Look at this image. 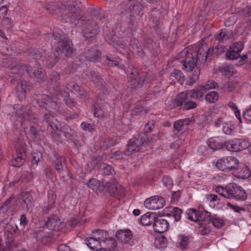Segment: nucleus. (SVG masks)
Here are the masks:
<instances>
[{"mask_svg": "<svg viewBox=\"0 0 251 251\" xmlns=\"http://www.w3.org/2000/svg\"><path fill=\"white\" fill-rule=\"evenodd\" d=\"M188 219L193 222L210 220V213L206 211H198L195 209H190L187 213Z\"/></svg>", "mask_w": 251, "mask_h": 251, "instance_id": "10", "label": "nucleus"}, {"mask_svg": "<svg viewBox=\"0 0 251 251\" xmlns=\"http://www.w3.org/2000/svg\"><path fill=\"white\" fill-rule=\"evenodd\" d=\"M155 122L153 120H151L147 122L145 126V130L146 132H151L154 127Z\"/></svg>", "mask_w": 251, "mask_h": 251, "instance_id": "62", "label": "nucleus"}, {"mask_svg": "<svg viewBox=\"0 0 251 251\" xmlns=\"http://www.w3.org/2000/svg\"><path fill=\"white\" fill-rule=\"evenodd\" d=\"M234 126L229 121H226L223 126V131L226 135H231L234 132Z\"/></svg>", "mask_w": 251, "mask_h": 251, "instance_id": "38", "label": "nucleus"}, {"mask_svg": "<svg viewBox=\"0 0 251 251\" xmlns=\"http://www.w3.org/2000/svg\"><path fill=\"white\" fill-rule=\"evenodd\" d=\"M51 37L52 38V44H58V50H57L55 52L51 53L48 58H46V57H43L42 55H38L37 53L35 56V58L36 60L42 59L43 64L49 68L52 67L57 62L59 55V50L64 53L65 56L68 57L71 56L74 50L72 42L68 38H63L60 33H58V35L53 33ZM36 51L39 54L45 53V51L43 50H37Z\"/></svg>", "mask_w": 251, "mask_h": 251, "instance_id": "2", "label": "nucleus"}, {"mask_svg": "<svg viewBox=\"0 0 251 251\" xmlns=\"http://www.w3.org/2000/svg\"><path fill=\"white\" fill-rule=\"evenodd\" d=\"M90 78L98 88L101 89L104 86V82L103 79L95 72L90 73Z\"/></svg>", "mask_w": 251, "mask_h": 251, "instance_id": "31", "label": "nucleus"}, {"mask_svg": "<svg viewBox=\"0 0 251 251\" xmlns=\"http://www.w3.org/2000/svg\"><path fill=\"white\" fill-rule=\"evenodd\" d=\"M25 132L27 133L28 137H30L32 139L36 138V136L39 132L38 130L33 126H31L29 128H26Z\"/></svg>", "mask_w": 251, "mask_h": 251, "instance_id": "47", "label": "nucleus"}, {"mask_svg": "<svg viewBox=\"0 0 251 251\" xmlns=\"http://www.w3.org/2000/svg\"><path fill=\"white\" fill-rule=\"evenodd\" d=\"M182 211L180 209L177 207H175L173 210V215L176 221H178L181 219V214Z\"/></svg>", "mask_w": 251, "mask_h": 251, "instance_id": "55", "label": "nucleus"}, {"mask_svg": "<svg viewBox=\"0 0 251 251\" xmlns=\"http://www.w3.org/2000/svg\"><path fill=\"white\" fill-rule=\"evenodd\" d=\"M236 87V84L233 81H228L224 84V88L228 91H233Z\"/></svg>", "mask_w": 251, "mask_h": 251, "instance_id": "59", "label": "nucleus"}, {"mask_svg": "<svg viewBox=\"0 0 251 251\" xmlns=\"http://www.w3.org/2000/svg\"><path fill=\"white\" fill-rule=\"evenodd\" d=\"M101 53L96 46L88 49L84 53L85 57L88 60L96 62L99 60Z\"/></svg>", "mask_w": 251, "mask_h": 251, "instance_id": "20", "label": "nucleus"}, {"mask_svg": "<svg viewBox=\"0 0 251 251\" xmlns=\"http://www.w3.org/2000/svg\"><path fill=\"white\" fill-rule=\"evenodd\" d=\"M148 112V110L144 107L137 106L133 110V114L142 115Z\"/></svg>", "mask_w": 251, "mask_h": 251, "instance_id": "54", "label": "nucleus"}, {"mask_svg": "<svg viewBox=\"0 0 251 251\" xmlns=\"http://www.w3.org/2000/svg\"><path fill=\"white\" fill-rule=\"evenodd\" d=\"M162 182L164 186L168 189H171L173 185V180L168 176H164L162 178Z\"/></svg>", "mask_w": 251, "mask_h": 251, "instance_id": "51", "label": "nucleus"}, {"mask_svg": "<svg viewBox=\"0 0 251 251\" xmlns=\"http://www.w3.org/2000/svg\"><path fill=\"white\" fill-rule=\"evenodd\" d=\"M238 141L240 151L245 150L247 148L249 149L250 145H249V143L247 141L238 139Z\"/></svg>", "mask_w": 251, "mask_h": 251, "instance_id": "61", "label": "nucleus"}, {"mask_svg": "<svg viewBox=\"0 0 251 251\" xmlns=\"http://www.w3.org/2000/svg\"><path fill=\"white\" fill-rule=\"evenodd\" d=\"M191 121L189 118L178 120L174 123V128L178 132L184 131L187 128Z\"/></svg>", "mask_w": 251, "mask_h": 251, "instance_id": "24", "label": "nucleus"}, {"mask_svg": "<svg viewBox=\"0 0 251 251\" xmlns=\"http://www.w3.org/2000/svg\"><path fill=\"white\" fill-rule=\"evenodd\" d=\"M238 143V139H234V140L225 142L224 145L229 151H240V148H239Z\"/></svg>", "mask_w": 251, "mask_h": 251, "instance_id": "34", "label": "nucleus"}, {"mask_svg": "<svg viewBox=\"0 0 251 251\" xmlns=\"http://www.w3.org/2000/svg\"><path fill=\"white\" fill-rule=\"evenodd\" d=\"M189 97H187L186 100L184 103L183 108L186 110L195 108L197 107V103L189 99Z\"/></svg>", "mask_w": 251, "mask_h": 251, "instance_id": "49", "label": "nucleus"}, {"mask_svg": "<svg viewBox=\"0 0 251 251\" xmlns=\"http://www.w3.org/2000/svg\"><path fill=\"white\" fill-rule=\"evenodd\" d=\"M141 146V141L136 139H131L127 145V150L126 151V153L127 155H129L133 152H138Z\"/></svg>", "mask_w": 251, "mask_h": 251, "instance_id": "23", "label": "nucleus"}, {"mask_svg": "<svg viewBox=\"0 0 251 251\" xmlns=\"http://www.w3.org/2000/svg\"><path fill=\"white\" fill-rule=\"evenodd\" d=\"M69 93L66 91L61 92L60 90L56 89L53 94V99L46 95H43L41 98L37 100V102L41 107L45 108H51L57 110L59 108L56 100H61V98L64 97V101L66 104L70 107H74L75 105V102L69 97Z\"/></svg>", "mask_w": 251, "mask_h": 251, "instance_id": "4", "label": "nucleus"}, {"mask_svg": "<svg viewBox=\"0 0 251 251\" xmlns=\"http://www.w3.org/2000/svg\"><path fill=\"white\" fill-rule=\"evenodd\" d=\"M64 159L63 157H61L57 159L56 162L55 163L54 166L56 171L60 173L63 171V166L62 164V160Z\"/></svg>", "mask_w": 251, "mask_h": 251, "instance_id": "56", "label": "nucleus"}, {"mask_svg": "<svg viewBox=\"0 0 251 251\" xmlns=\"http://www.w3.org/2000/svg\"><path fill=\"white\" fill-rule=\"evenodd\" d=\"M104 38L106 42L123 54L127 53L128 50L127 43L134 49L138 50L139 48L140 44L136 38H132L131 34L129 36L124 35L122 37L121 41L117 40V37L113 34L105 35Z\"/></svg>", "mask_w": 251, "mask_h": 251, "instance_id": "6", "label": "nucleus"}, {"mask_svg": "<svg viewBox=\"0 0 251 251\" xmlns=\"http://www.w3.org/2000/svg\"><path fill=\"white\" fill-rule=\"evenodd\" d=\"M13 109L16 110V115L18 117V120L21 124H22L24 120H26L28 118V114L25 112L24 108L21 107L19 104H15Z\"/></svg>", "mask_w": 251, "mask_h": 251, "instance_id": "28", "label": "nucleus"}, {"mask_svg": "<svg viewBox=\"0 0 251 251\" xmlns=\"http://www.w3.org/2000/svg\"><path fill=\"white\" fill-rule=\"evenodd\" d=\"M171 76L174 77L180 84H182L184 81V75L182 72L178 69H174Z\"/></svg>", "mask_w": 251, "mask_h": 251, "instance_id": "40", "label": "nucleus"}, {"mask_svg": "<svg viewBox=\"0 0 251 251\" xmlns=\"http://www.w3.org/2000/svg\"><path fill=\"white\" fill-rule=\"evenodd\" d=\"M90 78L98 88L101 89L104 86V82L103 79L95 72L90 73Z\"/></svg>", "mask_w": 251, "mask_h": 251, "instance_id": "33", "label": "nucleus"}, {"mask_svg": "<svg viewBox=\"0 0 251 251\" xmlns=\"http://www.w3.org/2000/svg\"><path fill=\"white\" fill-rule=\"evenodd\" d=\"M101 246L103 247L108 251H111L114 250L117 247V243L113 238L108 236L105 240L103 241Z\"/></svg>", "mask_w": 251, "mask_h": 251, "instance_id": "29", "label": "nucleus"}, {"mask_svg": "<svg viewBox=\"0 0 251 251\" xmlns=\"http://www.w3.org/2000/svg\"><path fill=\"white\" fill-rule=\"evenodd\" d=\"M188 97L195 99H200L202 98L205 92L201 86H198L196 89L190 90L187 91Z\"/></svg>", "mask_w": 251, "mask_h": 251, "instance_id": "27", "label": "nucleus"}, {"mask_svg": "<svg viewBox=\"0 0 251 251\" xmlns=\"http://www.w3.org/2000/svg\"><path fill=\"white\" fill-rule=\"evenodd\" d=\"M207 144L213 151L222 149L225 145L223 140L218 137L209 138L207 141Z\"/></svg>", "mask_w": 251, "mask_h": 251, "instance_id": "22", "label": "nucleus"}, {"mask_svg": "<svg viewBox=\"0 0 251 251\" xmlns=\"http://www.w3.org/2000/svg\"><path fill=\"white\" fill-rule=\"evenodd\" d=\"M143 3L137 0H128L117 7V12L123 15V18L127 19V23H129V27L133 26L132 19L140 15L143 8Z\"/></svg>", "mask_w": 251, "mask_h": 251, "instance_id": "5", "label": "nucleus"}, {"mask_svg": "<svg viewBox=\"0 0 251 251\" xmlns=\"http://www.w3.org/2000/svg\"><path fill=\"white\" fill-rule=\"evenodd\" d=\"M210 221H211L214 226L217 227L222 226L224 223V221L216 215H214L211 218L210 217Z\"/></svg>", "mask_w": 251, "mask_h": 251, "instance_id": "48", "label": "nucleus"}, {"mask_svg": "<svg viewBox=\"0 0 251 251\" xmlns=\"http://www.w3.org/2000/svg\"><path fill=\"white\" fill-rule=\"evenodd\" d=\"M13 74H22V72L25 71L30 76H35L37 78H41L44 76V73L41 68H37V70L33 69L28 65H18L12 69Z\"/></svg>", "mask_w": 251, "mask_h": 251, "instance_id": "9", "label": "nucleus"}, {"mask_svg": "<svg viewBox=\"0 0 251 251\" xmlns=\"http://www.w3.org/2000/svg\"><path fill=\"white\" fill-rule=\"evenodd\" d=\"M67 88L71 92L76 93L79 96H83L85 94V91L79 85L75 84L74 81H71L67 85Z\"/></svg>", "mask_w": 251, "mask_h": 251, "instance_id": "30", "label": "nucleus"}, {"mask_svg": "<svg viewBox=\"0 0 251 251\" xmlns=\"http://www.w3.org/2000/svg\"><path fill=\"white\" fill-rule=\"evenodd\" d=\"M86 244L92 250H95L100 245L101 246V242H100L95 236L90 237L85 239Z\"/></svg>", "mask_w": 251, "mask_h": 251, "instance_id": "36", "label": "nucleus"}, {"mask_svg": "<svg viewBox=\"0 0 251 251\" xmlns=\"http://www.w3.org/2000/svg\"><path fill=\"white\" fill-rule=\"evenodd\" d=\"M117 238L122 242L125 244L133 243V235L131 231L128 229L118 230L116 233Z\"/></svg>", "mask_w": 251, "mask_h": 251, "instance_id": "14", "label": "nucleus"}, {"mask_svg": "<svg viewBox=\"0 0 251 251\" xmlns=\"http://www.w3.org/2000/svg\"><path fill=\"white\" fill-rule=\"evenodd\" d=\"M165 200L161 197L154 196L147 199L144 201L145 206L149 209L157 210L165 205Z\"/></svg>", "mask_w": 251, "mask_h": 251, "instance_id": "11", "label": "nucleus"}, {"mask_svg": "<svg viewBox=\"0 0 251 251\" xmlns=\"http://www.w3.org/2000/svg\"><path fill=\"white\" fill-rule=\"evenodd\" d=\"M113 143L110 140H105L100 142V149L105 150L113 146Z\"/></svg>", "mask_w": 251, "mask_h": 251, "instance_id": "53", "label": "nucleus"}, {"mask_svg": "<svg viewBox=\"0 0 251 251\" xmlns=\"http://www.w3.org/2000/svg\"><path fill=\"white\" fill-rule=\"evenodd\" d=\"M239 165V160L233 156L224 157L219 159L216 167L220 170L230 172L237 169Z\"/></svg>", "mask_w": 251, "mask_h": 251, "instance_id": "8", "label": "nucleus"}, {"mask_svg": "<svg viewBox=\"0 0 251 251\" xmlns=\"http://www.w3.org/2000/svg\"><path fill=\"white\" fill-rule=\"evenodd\" d=\"M32 164H37L38 162L40 161L42 153L39 152H35L32 154Z\"/></svg>", "mask_w": 251, "mask_h": 251, "instance_id": "57", "label": "nucleus"}, {"mask_svg": "<svg viewBox=\"0 0 251 251\" xmlns=\"http://www.w3.org/2000/svg\"><path fill=\"white\" fill-rule=\"evenodd\" d=\"M244 45L243 42H238L234 43L229 48L226 55L229 59H237L238 58L240 52L243 50Z\"/></svg>", "mask_w": 251, "mask_h": 251, "instance_id": "13", "label": "nucleus"}, {"mask_svg": "<svg viewBox=\"0 0 251 251\" xmlns=\"http://www.w3.org/2000/svg\"><path fill=\"white\" fill-rule=\"evenodd\" d=\"M60 219L56 215L50 217L46 223V226L50 230L58 229L60 224Z\"/></svg>", "mask_w": 251, "mask_h": 251, "instance_id": "25", "label": "nucleus"}, {"mask_svg": "<svg viewBox=\"0 0 251 251\" xmlns=\"http://www.w3.org/2000/svg\"><path fill=\"white\" fill-rule=\"evenodd\" d=\"M188 95L187 92L179 93L174 99L170 100L168 103V108L172 109L175 108L176 106L183 105Z\"/></svg>", "mask_w": 251, "mask_h": 251, "instance_id": "16", "label": "nucleus"}, {"mask_svg": "<svg viewBox=\"0 0 251 251\" xmlns=\"http://www.w3.org/2000/svg\"><path fill=\"white\" fill-rule=\"evenodd\" d=\"M216 192L220 195L229 199L244 201L247 195L242 188L235 183H230L226 187L218 186L215 188Z\"/></svg>", "mask_w": 251, "mask_h": 251, "instance_id": "7", "label": "nucleus"}, {"mask_svg": "<svg viewBox=\"0 0 251 251\" xmlns=\"http://www.w3.org/2000/svg\"><path fill=\"white\" fill-rule=\"evenodd\" d=\"M153 227L154 231L157 233H163L169 229V224L164 219L155 218Z\"/></svg>", "mask_w": 251, "mask_h": 251, "instance_id": "18", "label": "nucleus"}, {"mask_svg": "<svg viewBox=\"0 0 251 251\" xmlns=\"http://www.w3.org/2000/svg\"><path fill=\"white\" fill-rule=\"evenodd\" d=\"M98 181L95 179H91L87 183L88 187L92 190H95L97 186Z\"/></svg>", "mask_w": 251, "mask_h": 251, "instance_id": "64", "label": "nucleus"}, {"mask_svg": "<svg viewBox=\"0 0 251 251\" xmlns=\"http://www.w3.org/2000/svg\"><path fill=\"white\" fill-rule=\"evenodd\" d=\"M126 72L127 75L128 83L132 88L140 87L143 83L142 79L135 69H129Z\"/></svg>", "mask_w": 251, "mask_h": 251, "instance_id": "12", "label": "nucleus"}, {"mask_svg": "<svg viewBox=\"0 0 251 251\" xmlns=\"http://www.w3.org/2000/svg\"><path fill=\"white\" fill-rule=\"evenodd\" d=\"M45 119L53 130H57L59 129L58 125L54 122V121L56 122V120L51 114H50L49 115L47 114H45Z\"/></svg>", "mask_w": 251, "mask_h": 251, "instance_id": "41", "label": "nucleus"}, {"mask_svg": "<svg viewBox=\"0 0 251 251\" xmlns=\"http://www.w3.org/2000/svg\"><path fill=\"white\" fill-rule=\"evenodd\" d=\"M100 170L104 175H109L114 172L112 166L105 163H101L100 164Z\"/></svg>", "mask_w": 251, "mask_h": 251, "instance_id": "45", "label": "nucleus"}, {"mask_svg": "<svg viewBox=\"0 0 251 251\" xmlns=\"http://www.w3.org/2000/svg\"><path fill=\"white\" fill-rule=\"evenodd\" d=\"M13 23L8 17H4L0 24L1 28L3 30H8L13 26Z\"/></svg>", "mask_w": 251, "mask_h": 251, "instance_id": "44", "label": "nucleus"}, {"mask_svg": "<svg viewBox=\"0 0 251 251\" xmlns=\"http://www.w3.org/2000/svg\"><path fill=\"white\" fill-rule=\"evenodd\" d=\"M219 98L218 93L216 91H211L205 96V100L209 103H214Z\"/></svg>", "mask_w": 251, "mask_h": 251, "instance_id": "46", "label": "nucleus"}, {"mask_svg": "<svg viewBox=\"0 0 251 251\" xmlns=\"http://www.w3.org/2000/svg\"><path fill=\"white\" fill-rule=\"evenodd\" d=\"M113 110V107L108 103L100 105H97L95 108L94 115L100 119L107 115Z\"/></svg>", "mask_w": 251, "mask_h": 251, "instance_id": "17", "label": "nucleus"}, {"mask_svg": "<svg viewBox=\"0 0 251 251\" xmlns=\"http://www.w3.org/2000/svg\"><path fill=\"white\" fill-rule=\"evenodd\" d=\"M199 231L203 235H206L211 231V224L209 221H201L199 223Z\"/></svg>", "mask_w": 251, "mask_h": 251, "instance_id": "35", "label": "nucleus"}, {"mask_svg": "<svg viewBox=\"0 0 251 251\" xmlns=\"http://www.w3.org/2000/svg\"><path fill=\"white\" fill-rule=\"evenodd\" d=\"M227 206L237 213H241L242 211L244 212L245 211V209L244 208L234 205L230 202L227 203Z\"/></svg>", "mask_w": 251, "mask_h": 251, "instance_id": "58", "label": "nucleus"}, {"mask_svg": "<svg viewBox=\"0 0 251 251\" xmlns=\"http://www.w3.org/2000/svg\"><path fill=\"white\" fill-rule=\"evenodd\" d=\"M16 151L17 157L11 159L10 164L14 167H19L23 164L25 161V150L23 148H19L17 149Z\"/></svg>", "mask_w": 251, "mask_h": 251, "instance_id": "21", "label": "nucleus"}, {"mask_svg": "<svg viewBox=\"0 0 251 251\" xmlns=\"http://www.w3.org/2000/svg\"><path fill=\"white\" fill-rule=\"evenodd\" d=\"M30 87L29 82L26 81H21L18 83L16 88V93L20 100L25 99V94L30 90Z\"/></svg>", "mask_w": 251, "mask_h": 251, "instance_id": "15", "label": "nucleus"}, {"mask_svg": "<svg viewBox=\"0 0 251 251\" xmlns=\"http://www.w3.org/2000/svg\"><path fill=\"white\" fill-rule=\"evenodd\" d=\"M180 247L182 250L187 249L190 244V239L189 237L180 235L179 236Z\"/></svg>", "mask_w": 251, "mask_h": 251, "instance_id": "43", "label": "nucleus"}, {"mask_svg": "<svg viewBox=\"0 0 251 251\" xmlns=\"http://www.w3.org/2000/svg\"><path fill=\"white\" fill-rule=\"evenodd\" d=\"M22 200L21 203L24 210H28L34 206L33 199L31 194L28 192H24L21 194Z\"/></svg>", "mask_w": 251, "mask_h": 251, "instance_id": "19", "label": "nucleus"}, {"mask_svg": "<svg viewBox=\"0 0 251 251\" xmlns=\"http://www.w3.org/2000/svg\"><path fill=\"white\" fill-rule=\"evenodd\" d=\"M216 38L219 41H223L224 39H227L228 38L226 34V29H222L216 35Z\"/></svg>", "mask_w": 251, "mask_h": 251, "instance_id": "52", "label": "nucleus"}, {"mask_svg": "<svg viewBox=\"0 0 251 251\" xmlns=\"http://www.w3.org/2000/svg\"><path fill=\"white\" fill-rule=\"evenodd\" d=\"M218 86V84L212 80H208L205 85L201 86L205 92L209 89L216 88Z\"/></svg>", "mask_w": 251, "mask_h": 251, "instance_id": "50", "label": "nucleus"}, {"mask_svg": "<svg viewBox=\"0 0 251 251\" xmlns=\"http://www.w3.org/2000/svg\"><path fill=\"white\" fill-rule=\"evenodd\" d=\"M90 78L98 88L101 89L104 86V82L103 79L95 72L90 73Z\"/></svg>", "mask_w": 251, "mask_h": 251, "instance_id": "32", "label": "nucleus"}, {"mask_svg": "<svg viewBox=\"0 0 251 251\" xmlns=\"http://www.w3.org/2000/svg\"><path fill=\"white\" fill-rule=\"evenodd\" d=\"M251 175V171L247 166L243 167L238 173L236 176L241 179H246Z\"/></svg>", "mask_w": 251, "mask_h": 251, "instance_id": "39", "label": "nucleus"}, {"mask_svg": "<svg viewBox=\"0 0 251 251\" xmlns=\"http://www.w3.org/2000/svg\"><path fill=\"white\" fill-rule=\"evenodd\" d=\"M219 70L224 75H232L236 72L232 65H225L220 68Z\"/></svg>", "mask_w": 251, "mask_h": 251, "instance_id": "42", "label": "nucleus"}, {"mask_svg": "<svg viewBox=\"0 0 251 251\" xmlns=\"http://www.w3.org/2000/svg\"><path fill=\"white\" fill-rule=\"evenodd\" d=\"M94 236H96V238L99 240L100 242H101V244L103 241L105 240L109 236L108 233L106 231L103 230H96L93 232Z\"/></svg>", "mask_w": 251, "mask_h": 251, "instance_id": "37", "label": "nucleus"}, {"mask_svg": "<svg viewBox=\"0 0 251 251\" xmlns=\"http://www.w3.org/2000/svg\"><path fill=\"white\" fill-rule=\"evenodd\" d=\"M106 59L107 60V62H106L107 64L110 66H117L121 61V59L120 58L110 59L109 57H106Z\"/></svg>", "mask_w": 251, "mask_h": 251, "instance_id": "60", "label": "nucleus"}, {"mask_svg": "<svg viewBox=\"0 0 251 251\" xmlns=\"http://www.w3.org/2000/svg\"><path fill=\"white\" fill-rule=\"evenodd\" d=\"M226 121L225 120L224 118L220 117L215 120L214 124V126L216 127H219L221 126H223L224 124L226 123Z\"/></svg>", "mask_w": 251, "mask_h": 251, "instance_id": "63", "label": "nucleus"}, {"mask_svg": "<svg viewBox=\"0 0 251 251\" xmlns=\"http://www.w3.org/2000/svg\"><path fill=\"white\" fill-rule=\"evenodd\" d=\"M156 216V214L153 213H147L141 216L140 222L144 226H150L154 223Z\"/></svg>", "mask_w": 251, "mask_h": 251, "instance_id": "26", "label": "nucleus"}, {"mask_svg": "<svg viewBox=\"0 0 251 251\" xmlns=\"http://www.w3.org/2000/svg\"><path fill=\"white\" fill-rule=\"evenodd\" d=\"M201 50L200 48L198 50L196 46H189L178 54L179 58H184L181 62L184 71L191 72L194 70V72L190 76V85H193L198 79L200 75V70L197 66V62L200 55L201 54Z\"/></svg>", "mask_w": 251, "mask_h": 251, "instance_id": "3", "label": "nucleus"}, {"mask_svg": "<svg viewBox=\"0 0 251 251\" xmlns=\"http://www.w3.org/2000/svg\"><path fill=\"white\" fill-rule=\"evenodd\" d=\"M63 20L75 25L81 24L82 33L85 38H92L100 31L97 24L92 20H85L83 12L77 6L75 0H68L64 3V7L61 10Z\"/></svg>", "mask_w": 251, "mask_h": 251, "instance_id": "1", "label": "nucleus"}]
</instances>
